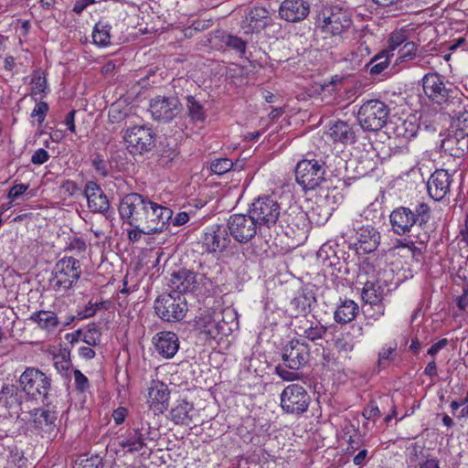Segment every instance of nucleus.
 <instances>
[{
	"mask_svg": "<svg viewBox=\"0 0 468 468\" xmlns=\"http://www.w3.org/2000/svg\"><path fill=\"white\" fill-rule=\"evenodd\" d=\"M309 357V346L297 339L290 341L283 347L282 360L289 369L299 370L308 363Z\"/></svg>",
	"mask_w": 468,
	"mask_h": 468,
	"instance_id": "obj_15",
	"label": "nucleus"
},
{
	"mask_svg": "<svg viewBox=\"0 0 468 468\" xmlns=\"http://www.w3.org/2000/svg\"><path fill=\"white\" fill-rule=\"evenodd\" d=\"M316 26L325 34L340 36L352 26L349 13L338 5L324 6L316 16Z\"/></svg>",
	"mask_w": 468,
	"mask_h": 468,
	"instance_id": "obj_2",
	"label": "nucleus"
},
{
	"mask_svg": "<svg viewBox=\"0 0 468 468\" xmlns=\"http://www.w3.org/2000/svg\"><path fill=\"white\" fill-rule=\"evenodd\" d=\"M237 164H234L232 160L229 158H219L214 160L210 165L212 172L218 175H223L230 171Z\"/></svg>",
	"mask_w": 468,
	"mask_h": 468,
	"instance_id": "obj_45",
	"label": "nucleus"
},
{
	"mask_svg": "<svg viewBox=\"0 0 468 468\" xmlns=\"http://www.w3.org/2000/svg\"><path fill=\"white\" fill-rule=\"evenodd\" d=\"M269 11L261 6H255L243 17L240 27L246 34L259 32L268 25Z\"/></svg>",
	"mask_w": 468,
	"mask_h": 468,
	"instance_id": "obj_21",
	"label": "nucleus"
},
{
	"mask_svg": "<svg viewBox=\"0 0 468 468\" xmlns=\"http://www.w3.org/2000/svg\"><path fill=\"white\" fill-rule=\"evenodd\" d=\"M417 51V45L414 42H406L399 49V58L401 60H411L415 58Z\"/></svg>",
	"mask_w": 468,
	"mask_h": 468,
	"instance_id": "obj_47",
	"label": "nucleus"
},
{
	"mask_svg": "<svg viewBox=\"0 0 468 468\" xmlns=\"http://www.w3.org/2000/svg\"><path fill=\"white\" fill-rule=\"evenodd\" d=\"M452 182V176L447 170L437 169L427 182L430 197L435 201L442 200L450 192Z\"/></svg>",
	"mask_w": 468,
	"mask_h": 468,
	"instance_id": "obj_18",
	"label": "nucleus"
},
{
	"mask_svg": "<svg viewBox=\"0 0 468 468\" xmlns=\"http://www.w3.org/2000/svg\"><path fill=\"white\" fill-rule=\"evenodd\" d=\"M356 239L365 252L374 251L380 241L379 232L372 226H363L356 231Z\"/></svg>",
	"mask_w": 468,
	"mask_h": 468,
	"instance_id": "obj_30",
	"label": "nucleus"
},
{
	"mask_svg": "<svg viewBox=\"0 0 468 468\" xmlns=\"http://www.w3.org/2000/svg\"><path fill=\"white\" fill-rule=\"evenodd\" d=\"M197 284V274L187 270H181L171 275L170 285L179 293L192 292Z\"/></svg>",
	"mask_w": 468,
	"mask_h": 468,
	"instance_id": "obj_27",
	"label": "nucleus"
},
{
	"mask_svg": "<svg viewBox=\"0 0 468 468\" xmlns=\"http://www.w3.org/2000/svg\"><path fill=\"white\" fill-rule=\"evenodd\" d=\"M326 327L319 323H312L307 328L303 329V335L305 338L315 341L324 337L326 333Z\"/></svg>",
	"mask_w": 468,
	"mask_h": 468,
	"instance_id": "obj_43",
	"label": "nucleus"
},
{
	"mask_svg": "<svg viewBox=\"0 0 468 468\" xmlns=\"http://www.w3.org/2000/svg\"><path fill=\"white\" fill-rule=\"evenodd\" d=\"M154 310L163 321L178 322L186 316L187 304L184 296L167 293L155 300Z\"/></svg>",
	"mask_w": 468,
	"mask_h": 468,
	"instance_id": "obj_7",
	"label": "nucleus"
},
{
	"mask_svg": "<svg viewBox=\"0 0 468 468\" xmlns=\"http://www.w3.org/2000/svg\"><path fill=\"white\" fill-rule=\"evenodd\" d=\"M83 341L89 346H96L100 342L101 334L95 327H89L82 333Z\"/></svg>",
	"mask_w": 468,
	"mask_h": 468,
	"instance_id": "obj_49",
	"label": "nucleus"
},
{
	"mask_svg": "<svg viewBox=\"0 0 468 468\" xmlns=\"http://www.w3.org/2000/svg\"><path fill=\"white\" fill-rule=\"evenodd\" d=\"M363 335V328L358 324H352L348 330L344 331L336 337L335 346L339 352L349 353L356 345V340Z\"/></svg>",
	"mask_w": 468,
	"mask_h": 468,
	"instance_id": "obj_28",
	"label": "nucleus"
},
{
	"mask_svg": "<svg viewBox=\"0 0 468 468\" xmlns=\"http://www.w3.org/2000/svg\"><path fill=\"white\" fill-rule=\"evenodd\" d=\"M19 385L28 398L38 399L47 398L51 379L37 367H27L19 378Z\"/></svg>",
	"mask_w": 468,
	"mask_h": 468,
	"instance_id": "obj_5",
	"label": "nucleus"
},
{
	"mask_svg": "<svg viewBox=\"0 0 468 468\" xmlns=\"http://www.w3.org/2000/svg\"><path fill=\"white\" fill-rule=\"evenodd\" d=\"M291 305L294 307L297 313H306L310 307L309 299L304 293H301L292 300Z\"/></svg>",
	"mask_w": 468,
	"mask_h": 468,
	"instance_id": "obj_50",
	"label": "nucleus"
},
{
	"mask_svg": "<svg viewBox=\"0 0 468 468\" xmlns=\"http://www.w3.org/2000/svg\"><path fill=\"white\" fill-rule=\"evenodd\" d=\"M457 305L461 310H464L466 307H468V284L467 288L463 289V294L458 297Z\"/></svg>",
	"mask_w": 468,
	"mask_h": 468,
	"instance_id": "obj_64",
	"label": "nucleus"
},
{
	"mask_svg": "<svg viewBox=\"0 0 468 468\" xmlns=\"http://www.w3.org/2000/svg\"><path fill=\"white\" fill-rule=\"evenodd\" d=\"M297 370L290 371L287 368L277 366L275 368L276 374L284 381H293L301 378V374Z\"/></svg>",
	"mask_w": 468,
	"mask_h": 468,
	"instance_id": "obj_51",
	"label": "nucleus"
},
{
	"mask_svg": "<svg viewBox=\"0 0 468 468\" xmlns=\"http://www.w3.org/2000/svg\"><path fill=\"white\" fill-rule=\"evenodd\" d=\"M420 125L414 116L406 119L397 118L394 122H390L388 133H392L398 138L410 140L416 136Z\"/></svg>",
	"mask_w": 468,
	"mask_h": 468,
	"instance_id": "obj_25",
	"label": "nucleus"
},
{
	"mask_svg": "<svg viewBox=\"0 0 468 468\" xmlns=\"http://www.w3.org/2000/svg\"><path fill=\"white\" fill-rule=\"evenodd\" d=\"M229 235L239 243H248L261 231L260 226L250 214H233L227 223Z\"/></svg>",
	"mask_w": 468,
	"mask_h": 468,
	"instance_id": "obj_11",
	"label": "nucleus"
},
{
	"mask_svg": "<svg viewBox=\"0 0 468 468\" xmlns=\"http://www.w3.org/2000/svg\"><path fill=\"white\" fill-rule=\"evenodd\" d=\"M398 344L396 341L385 344L378 355V367L385 368L397 356Z\"/></svg>",
	"mask_w": 468,
	"mask_h": 468,
	"instance_id": "obj_37",
	"label": "nucleus"
},
{
	"mask_svg": "<svg viewBox=\"0 0 468 468\" xmlns=\"http://www.w3.org/2000/svg\"><path fill=\"white\" fill-rule=\"evenodd\" d=\"M452 131L468 137V112H460L452 124Z\"/></svg>",
	"mask_w": 468,
	"mask_h": 468,
	"instance_id": "obj_44",
	"label": "nucleus"
},
{
	"mask_svg": "<svg viewBox=\"0 0 468 468\" xmlns=\"http://www.w3.org/2000/svg\"><path fill=\"white\" fill-rule=\"evenodd\" d=\"M195 326L198 331L212 338L218 334V325L214 318V313L210 310H205L196 317Z\"/></svg>",
	"mask_w": 468,
	"mask_h": 468,
	"instance_id": "obj_32",
	"label": "nucleus"
},
{
	"mask_svg": "<svg viewBox=\"0 0 468 468\" xmlns=\"http://www.w3.org/2000/svg\"><path fill=\"white\" fill-rule=\"evenodd\" d=\"M177 156V152L176 149L164 150L160 154L159 163L163 166L168 165Z\"/></svg>",
	"mask_w": 468,
	"mask_h": 468,
	"instance_id": "obj_59",
	"label": "nucleus"
},
{
	"mask_svg": "<svg viewBox=\"0 0 468 468\" xmlns=\"http://www.w3.org/2000/svg\"><path fill=\"white\" fill-rule=\"evenodd\" d=\"M448 345V340L446 338H442L437 343L433 344L428 350V355L433 356H435L440 350L444 348Z\"/></svg>",
	"mask_w": 468,
	"mask_h": 468,
	"instance_id": "obj_63",
	"label": "nucleus"
},
{
	"mask_svg": "<svg viewBox=\"0 0 468 468\" xmlns=\"http://www.w3.org/2000/svg\"><path fill=\"white\" fill-rule=\"evenodd\" d=\"M330 208L324 207L323 205L317 204L310 212L309 218L318 225L324 224L331 217Z\"/></svg>",
	"mask_w": 468,
	"mask_h": 468,
	"instance_id": "obj_41",
	"label": "nucleus"
},
{
	"mask_svg": "<svg viewBox=\"0 0 468 468\" xmlns=\"http://www.w3.org/2000/svg\"><path fill=\"white\" fill-rule=\"evenodd\" d=\"M310 12V5L304 0H283L279 8L280 16L288 22L303 20Z\"/></svg>",
	"mask_w": 468,
	"mask_h": 468,
	"instance_id": "obj_20",
	"label": "nucleus"
},
{
	"mask_svg": "<svg viewBox=\"0 0 468 468\" xmlns=\"http://www.w3.org/2000/svg\"><path fill=\"white\" fill-rule=\"evenodd\" d=\"M363 416L367 420H375L380 417V410L375 402H370L363 410Z\"/></svg>",
	"mask_w": 468,
	"mask_h": 468,
	"instance_id": "obj_56",
	"label": "nucleus"
},
{
	"mask_svg": "<svg viewBox=\"0 0 468 468\" xmlns=\"http://www.w3.org/2000/svg\"><path fill=\"white\" fill-rule=\"evenodd\" d=\"M186 109L189 118L194 122H203L207 114L203 105L195 97L186 96Z\"/></svg>",
	"mask_w": 468,
	"mask_h": 468,
	"instance_id": "obj_36",
	"label": "nucleus"
},
{
	"mask_svg": "<svg viewBox=\"0 0 468 468\" xmlns=\"http://www.w3.org/2000/svg\"><path fill=\"white\" fill-rule=\"evenodd\" d=\"M121 446L126 452H134L141 450L144 443L139 429H133L128 436L120 442Z\"/></svg>",
	"mask_w": 468,
	"mask_h": 468,
	"instance_id": "obj_38",
	"label": "nucleus"
},
{
	"mask_svg": "<svg viewBox=\"0 0 468 468\" xmlns=\"http://www.w3.org/2000/svg\"><path fill=\"white\" fill-rule=\"evenodd\" d=\"M281 407L287 414L300 415L308 410L311 397L299 384L288 385L281 393Z\"/></svg>",
	"mask_w": 468,
	"mask_h": 468,
	"instance_id": "obj_8",
	"label": "nucleus"
},
{
	"mask_svg": "<svg viewBox=\"0 0 468 468\" xmlns=\"http://www.w3.org/2000/svg\"><path fill=\"white\" fill-rule=\"evenodd\" d=\"M127 236L130 241L136 242L140 240L143 234L148 235V232L144 229V225H140L139 227H131V229H126Z\"/></svg>",
	"mask_w": 468,
	"mask_h": 468,
	"instance_id": "obj_55",
	"label": "nucleus"
},
{
	"mask_svg": "<svg viewBox=\"0 0 468 468\" xmlns=\"http://www.w3.org/2000/svg\"><path fill=\"white\" fill-rule=\"evenodd\" d=\"M147 199L137 193L126 195L119 202V216L130 227H139L144 214Z\"/></svg>",
	"mask_w": 468,
	"mask_h": 468,
	"instance_id": "obj_13",
	"label": "nucleus"
},
{
	"mask_svg": "<svg viewBox=\"0 0 468 468\" xmlns=\"http://www.w3.org/2000/svg\"><path fill=\"white\" fill-rule=\"evenodd\" d=\"M229 235V230L224 226H210L203 234V247L210 253L221 252L229 247L231 241Z\"/></svg>",
	"mask_w": 468,
	"mask_h": 468,
	"instance_id": "obj_17",
	"label": "nucleus"
},
{
	"mask_svg": "<svg viewBox=\"0 0 468 468\" xmlns=\"http://www.w3.org/2000/svg\"><path fill=\"white\" fill-rule=\"evenodd\" d=\"M325 168L324 163L317 160H302L295 168V177L297 183L304 190H313L324 179Z\"/></svg>",
	"mask_w": 468,
	"mask_h": 468,
	"instance_id": "obj_9",
	"label": "nucleus"
},
{
	"mask_svg": "<svg viewBox=\"0 0 468 468\" xmlns=\"http://www.w3.org/2000/svg\"><path fill=\"white\" fill-rule=\"evenodd\" d=\"M123 142L127 150L133 154H142L151 151L155 144V134L144 125L128 128L123 135Z\"/></svg>",
	"mask_w": 468,
	"mask_h": 468,
	"instance_id": "obj_10",
	"label": "nucleus"
},
{
	"mask_svg": "<svg viewBox=\"0 0 468 468\" xmlns=\"http://www.w3.org/2000/svg\"><path fill=\"white\" fill-rule=\"evenodd\" d=\"M327 134L333 142L343 144H354L356 137L354 126L340 120L330 125Z\"/></svg>",
	"mask_w": 468,
	"mask_h": 468,
	"instance_id": "obj_26",
	"label": "nucleus"
},
{
	"mask_svg": "<svg viewBox=\"0 0 468 468\" xmlns=\"http://www.w3.org/2000/svg\"><path fill=\"white\" fill-rule=\"evenodd\" d=\"M441 147L444 154L460 158L468 153V137L451 131L441 141Z\"/></svg>",
	"mask_w": 468,
	"mask_h": 468,
	"instance_id": "obj_24",
	"label": "nucleus"
},
{
	"mask_svg": "<svg viewBox=\"0 0 468 468\" xmlns=\"http://www.w3.org/2000/svg\"><path fill=\"white\" fill-rule=\"evenodd\" d=\"M361 295L366 303L377 306L380 315L384 314V306L381 304L384 288L378 282L367 281L365 282Z\"/></svg>",
	"mask_w": 468,
	"mask_h": 468,
	"instance_id": "obj_29",
	"label": "nucleus"
},
{
	"mask_svg": "<svg viewBox=\"0 0 468 468\" xmlns=\"http://www.w3.org/2000/svg\"><path fill=\"white\" fill-rule=\"evenodd\" d=\"M56 420V412L50 410H37L34 414V421L40 428L54 424Z\"/></svg>",
	"mask_w": 468,
	"mask_h": 468,
	"instance_id": "obj_39",
	"label": "nucleus"
},
{
	"mask_svg": "<svg viewBox=\"0 0 468 468\" xmlns=\"http://www.w3.org/2000/svg\"><path fill=\"white\" fill-rule=\"evenodd\" d=\"M49 159V154L43 148H39L31 156L34 165H42Z\"/></svg>",
	"mask_w": 468,
	"mask_h": 468,
	"instance_id": "obj_57",
	"label": "nucleus"
},
{
	"mask_svg": "<svg viewBox=\"0 0 468 468\" xmlns=\"http://www.w3.org/2000/svg\"><path fill=\"white\" fill-rule=\"evenodd\" d=\"M406 43V35L403 31H396L393 32L390 35V37L388 39V49L389 54H392L391 52L395 49H397L401 45H404Z\"/></svg>",
	"mask_w": 468,
	"mask_h": 468,
	"instance_id": "obj_48",
	"label": "nucleus"
},
{
	"mask_svg": "<svg viewBox=\"0 0 468 468\" xmlns=\"http://www.w3.org/2000/svg\"><path fill=\"white\" fill-rule=\"evenodd\" d=\"M194 411L192 403L185 399L178 400L170 410V419L176 425H189L192 422L191 413Z\"/></svg>",
	"mask_w": 468,
	"mask_h": 468,
	"instance_id": "obj_31",
	"label": "nucleus"
},
{
	"mask_svg": "<svg viewBox=\"0 0 468 468\" xmlns=\"http://www.w3.org/2000/svg\"><path fill=\"white\" fill-rule=\"evenodd\" d=\"M181 111V104L176 97L157 96L151 100L149 112L156 121L169 122Z\"/></svg>",
	"mask_w": 468,
	"mask_h": 468,
	"instance_id": "obj_16",
	"label": "nucleus"
},
{
	"mask_svg": "<svg viewBox=\"0 0 468 468\" xmlns=\"http://www.w3.org/2000/svg\"><path fill=\"white\" fill-rule=\"evenodd\" d=\"M153 342L156 352L164 358H172L179 348L178 337L173 332H160L154 336Z\"/></svg>",
	"mask_w": 468,
	"mask_h": 468,
	"instance_id": "obj_22",
	"label": "nucleus"
},
{
	"mask_svg": "<svg viewBox=\"0 0 468 468\" xmlns=\"http://www.w3.org/2000/svg\"><path fill=\"white\" fill-rule=\"evenodd\" d=\"M170 392L165 384L153 381L148 388L147 403L155 414L163 413L168 407Z\"/></svg>",
	"mask_w": 468,
	"mask_h": 468,
	"instance_id": "obj_19",
	"label": "nucleus"
},
{
	"mask_svg": "<svg viewBox=\"0 0 468 468\" xmlns=\"http://www.w3.org/2000/svg\"><path fill=\"white\" fill-rule=\"evenodd\" d=\"M402 246L407 247L411 251L412 256L417 259L419 257H421L425 251L424 247H422L421 245L416 246L412 241H410L407 244H403Z\"/></svg>",
	"mask_w": 468,
	"mask_h": 468,
	"instance_id": "obj_62",
	"label": "nucleus"
},
{
	"mask_svg": "<svg viewBox=\"0 0 468 468\" xmlns=\"http://www.w3.org/2000/svg\"><path fill=\"white\" fill-rule=\"evenodd\" d=\"M31 84L32 95H40V97H42V94L45 93V90L47 89L46 76L40 71L34 72L31 80Z\"/></svg>",
	"mask_w": 468,
	"mask_h": 468,
	"instance_id": "obj_42",
	"label": "nucleus"
},
{
	"mask_svg": "<svg viewBox=\"0 0 468 468\" xmlns=\"http://www.w3.org/2000/svg\"><path fill=\"white\" fill-rule=\"evenodd\" d=\"M226 45L240 54L245 53L246 49V42L243 41L240 37L235 36H228L226 39Z\"/></svg>",
	"mask_w": 468,
	"mask_h": 468,
	"instance_id": "obj_52",
	"label": "nucleus"
},
{
	"mask_svg": "<svg viewBox=\"0 0 468 468\" xmlns=\"http://www.w3.org/2000/svg\"><path fill=\"white\" fill-rule=\"evenodd\" d=\"M358 305L352 300H345L335 311L334 319L338 324H346L356 318Z\"/></svg>",
	"mask_w": 468,
	"mask_h": 468,
	"instance_id": "obj_33",
	"label": "nucleus"
},
{
	"mask_svg": "<svg viewBox=\"0 0 468 468\" xmlns=\"http://www.w3.org/2000/svg\"><path fill=\"white\" fill-rule=\"evenodd\" d=\"M81 274V265L73 257H64L55 265L52 271L51 286L57 292H65L75 284Z\"/></svg>",
	"mask_w": 468,
	"mask_h": 468,
	"instance_id": "obj_4",
	"label": "nucleus"
},
{
	"mask_svg": "<svg viewBox=\"0 0 468 468\" xmlns=\"http://www.w3.org/2000/svg\"><path fill=\"white\" fill-rule=\"evenodd\" d=\"M30 319L35 322L41 329L51 332L58 325V318L54 312L38 311L34 313Z\"/></svg>",
	"mask_w": 468,
	"mask_h": 468,
	"instance_id": "obj_34",
	"label": "nucleus"
},
{
	"mask_svg": "<svg viewBox=\"0 0 468 468\" xmlns=\"http://www.w3.org/2000/svg\"><path fill=\"white\" fill-rule=\"evenodd\" d=\"M67 250L81 253L86 250V243L80 238L72 239L67 246Z\"/></svg>",
	"mask_w": 468,
	"mask_h": 468,
	"instance_id": "obj_60",
	"label": "nucleus"
},
{
	"mask_svg": "<svg viewBox=\"0 0 468 468\" xmlns=\"http://www.w3.org/2000/svg\"><path fill=\"white\" fill-rule=\"evenodd\" d=\"M84 194L91 211L103 213L108 210L109 200L97 183L89 181L86 184Z\"/></svg>",
	"mask_w": 468,
	"mask_h": 468,
	"instance_id": "obj_23",
	"label": "nucleus"
},
{
	"mask_svg": "<svg viewBox=\"0 0 468 468\" xmlns=\"http://www.w3.org/2000/svg\"><path fill=\"white\" fill-rule=\"evenodd\" d=\"M393 54H389V51L383 50L377 54L370 62L367 65L369 69V72L372 75H378L382 73L389 65V57Z\"/></svg>",
	"mask_w": 468,
	"mask_h": 468,
	"instance_id": "obj_35",
	"label": "nucleus"
},
{
	"mask_svg": "<svg viewBox=\"0 0 468 468\" xmlns=\"http://www.w3.org/2000/svg\"><path fill=\"white\" fill-rule=\"evenodd\" d=\"M28 189V185L17 184L11 187L8 192V198L12 201L16 200Z\"/></svg>",
	"mask_w": 468,
	"mask_h": 468,
	"instance_id": "obj_58",
	"label": "nucleus"
},
{
	"mask_svg": "<svg viewBox=\"0 0 468 468\" xmlns=\"http://www.w3.org/2000/svg\"><path fill=\"white\" fill-rule=\"evenodd\" d=\"M144 212L141 225H144L148 235L164 231L173 216V211L169 207L150 200L146 203Z\"/></svg>",
	"mask_w": 468,
	"mask_h": 468,
	"instance_id": "obj_12",
	"label": "nucleus"
},
{
	"mask_svg": "<svg viewBox=\"0 0 468 468\" xmlns=\"http://www.w3.org/2000/svg\"><path fill=\"white\" fill-rule=\"evenodd\" d=\"M73 375L76 388L80 391L87 390L90 387L87 377L79 369H75Z\"/></svg>",
	"mask_w": 468,
	"mask_h": 468,
	"instance_id": "obj_54",
	"label": "nucleus"
},
{
	"mask_svg": "<svg viewBox=\"0 0 468 468\" xmlns=\"http://www.w3.org/2000/svg\"><path fill=\"white\" fill-rule=\"evenodd\" d=\"M431 218L430 207L425 203H420L414 209L407 207H399L392 210L389 221L392 230L398 235L409 233L414 225L422 226Z\"/></svg>",
	"mask_w": 468,
	"mask_h": 468,
	"instance_id": "obj_1",
	"label": "nucleus"
},
{
	"mask_svg": "<svg viewBox=\"0 0 468 468\" xmlns=\"http://www.w3.org/2000/svg\"><path fill=\"white\" fill-rule=\"evenodd\" d=\"M48 111V103L44 101L37 102L32 111L31 116L37 118L38 123L44 122L47 112Z\"/></svg>",
	"mask_w": 468,
	"mask_h": 468,
	"instance_id": "obj_53",
	"label": "nucleus"
},
{
	"mask_svg": "<svg viewBox=\"0 0 468 468\" xmlns=\"http://www.w3.org/2000/svg\"><path fill=\"white\" fill-rule=\"evenodd\" d=\"M424 93L435 103L441 104L453 96L455 90L448 88L441 75L427 73L422 78Z\"/></svg>",
	"mask_w": 468,
	"mask_h": 468,
	"instance_id": "obj_14",
	"label": "nucleus"
},
{
	"mask_svg": "<svg viewBox=\"0 0 468 468\" xmlns=\"http://www.w3.org/2000/svg\"><path fill=\"white\" fill-rule=\"evenodd\" d=\"M97 313H99V312H98V307H97L96 302H94V303L90 302L84 307V309L80 313V314L84 318H88V317L94 315Z\"/></svg>",
	"mask_w": 468,
	"mask_h": 468,
	"instance_id": "obj_61",
	"label": "nucleus"
},
{
	"mask_svg": "<svg viewBox=\"0 0 468 468\" xmlns=\"http://www.w3.org/2000/svg\"><path fill=\"white\" fill-rule=\"evenodd\" d=\"M101 458L98 455L88 456L83 454L79 456L73 464V468H101Z\"/></svg>",
	"mask_w": 468,
	"mask_h": 468,
	"instance_id": "obj_40",
	"label": "nucleus"
},
{
	"mask_svg": "<svg viewBox=\"0 0 468 468\" xmlns=\"http://www.w3.org/2000/svg\"><path fill=\"white\" fill-rule=\"evenodd\" d=\"M93 41L99 46H107L110 42L109 29L105 26L97 24L92 33Z\"/></svg>",
	"mask_w": 468,
	"mask_h": 468,
	"instance_id": "obj_46",
	"label": "nucleus"
},
{
	"mask_svg": "<svg viewBox=\"0 0 468 468\" xmlns=\"http://www.w3.org/2000/svg\"><path fill=\"white\" fill-rule=\"evenodd\" d=\"M249 212L261 229H270L277 223L281 216V206L273 197L262 196L253 201Z\"/></svg>",
	"mask_w": 468,
	"mask_h": 468,
	"instance_id": "obj_6",
	"label": "nucleus"
},
{
	"mask_svg": "<svg viewBox=\"0 0 468 468\" xmlns=\"http://www.w3.org/2000/svg\"><path fill=\"white\" fill-rule=\"evenodd\" d=\"M389 112L388 106L379 100L367 101L357 112L359 124L365 131L378 132L388 124Z\"/></svg>",
	"mask_w": 468,
	"mask_h": 468,
	"instance_id": "obj_3",
	"label": "nucleus"
}]
</instances>
